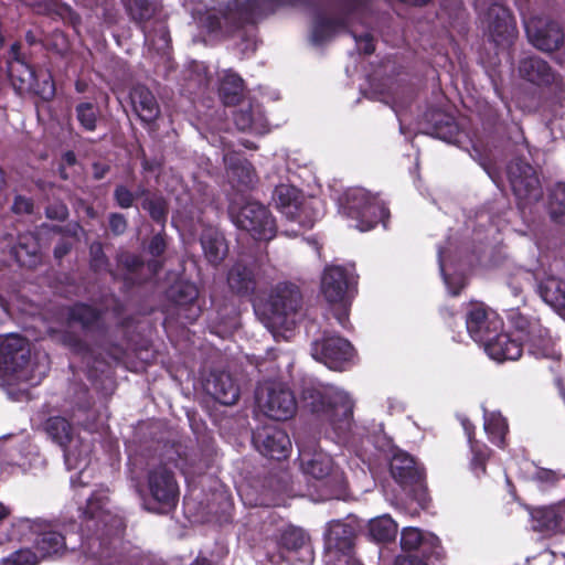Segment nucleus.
Returning <instances> with one entry per match:
<instances>
[{
	"label": "nucleus",
	"instance_id": "1",
	"mask_svg": "<svg viewBox=\"0 0 565 565\" xmlns=\"http://www.w3.org/2000/svg\"><path fill=\"white\" fill-rule=\"evenodd\" d=\"M301 397L307 408L324 416L335 429L350 427L353 402L344 391L330 384H309L303 387Z\"/></svg>",
	"mask_w": 565,
	"mask_h": 565
},
{
	"label": "nucleus",
	"instance_id": "2",
	"mask_svg": "<svg viewBox=\"0 0 565 565\" xmlns=\"http://www.w3.org/2000/svg\"><path fill=\"white\" fill-rule=\"evenodd\" d=\"M30 343L18 334H9L0 342V370L10 384H38L44 372H35L30 364Z\"/></svg>",
	"mask_w": 565,
	"mask_h": 565
},
{
	"label": "nucleus",
	"instance_id": "3",
	"mask_svg": "<svg viewBox=\"0 0 565 565\" xmlns=\"http://www.w3.org/2000/svg\"><path fill=\"white\" fill-rule=\"evenodd\" d=\"M44 429L47 436L63 448L67 469L78 470V478H81L89 463L90 441L75 436L72 425L60 416L49 418Z\"/></svg>",
	"mask_w": 565,
	"mask_h": 565
},
{
	"label": "nucleus",
	"instance_id": "4",
	"mask_svg": "<svg viewBox=\"0 0 565 565\" xmlns=\"http://www.w3.org/2000/svg\"><path fill=\"white\" fill-rule=\"evenodd\" d=\"M300 307L299 289L291 284H278L271 290L265 307L264 323L274 335L278 329L289 330L296 322Z\"/></svg>",
	"mask_w": 565,
	"mask_h": 565
},
{
	"label": "nucleus",
	"instance_id": "5",
	"mask_svg": "<svg viewBox=\"0 0 565 565\" xmlns=\"http://www.w3.org/2000/svg\"><path fill=\"white\" fill-rule=\"evenodd\" d=\"M342 213L356 221L355 227L365 232L388 214L383 202L363 188L349 189L341 200Z\"/></svg>",
	"mask_w": 565,
	"mask_h": 565
},
{
	"label": "nucleus",
	"instance_id": "6",
	"mask_svg": "<svg viewBox=\"0 0 565 565\" xmlns=\"http://www.w3.org/2000/svg\"><path fill=\"white\" fill-rule=\"evenodd\" d=\"M255 399L259 412L274 420H287L297 411L294 392L281 382L259 383L255 392Z\"/></svg>",
	"mask_w": 565,
	"mask_h": 565
},
{
	"label": "nucleus",
	"instance_id": "7",
	"mask_svg": "<svg viewBox=\"0 0 565 565\" xmlns=\"http://www.w3.org/2000/svg\"><path fill=\"white\" fill-rule=\"evenodd\" d=\"M235 225L256 239H271L276 234V223L269 210L259 202L247 201L237 211L231 209Z\"/></svg>",
	"mask_w": 565,
	"mask_h": 565
},
{
	"label": "nucleus",
	"instance_id": "8",
	"mask_svg": "<svg viewBox=\"0 0 565 565\" xmlns=\"http://www.w3.org/2000/svg\"><path fill=\"white\" fill-rule=\"evenodd\" d=\"M273 201L287 218L306 228L312 227L319 216V213L312 206L313 202L303 200L300 192L292 185L280 184L276 186Z\"/></svg>",
	"mask_w": 565,
	"mask_h": 565
},
{
	"label": "nucleus",
	"instance_id": "9",
	"mask_svg": "<svg viewBox=\"0 0 565 565\" xmlns=\"http://www.w3.org/2000/svg\"><path fill=\"white\" fill-rule=\"evenodd\" d=\"M508 178L511 189L521 207H525L542 199L543 191L534 168L515 159L508 166Z\"/></svg>",
	"mask_w": 565,
	"mask_h": 565
},
{
	"label": "nucleus",
	"instance_id": "10",
	"mask_svg": "<svg viewBox=\"0 0 565 565\" xmlns=\"http://www.w3.org/2000/svg\"><path fill=\"white\" fill-rule=\"evenodd\" d=\"M299 459L302 471L323 481L331 491L342 487V473L334 470L332 458L327 452L315 445H299Z\"/></svg>",
	"mask_w": 565,
	"mask_h": 565
},
{
	"label": "nucleus",
	"instance_id": "11",
	"mask_svg": "<svg viewBox=\"0 0 565 565\" xmlns=\"http://www.w3.org/2000/svg\"><path fill=\"white\" fill-rule=\"evenodd\" d=\"M390 472L405 492L420 503L425 501L424 472L411 455L401 450L394 452Z\"/></svg>",
	"mask_w": 565,
	"mask_h": 565
},
{
	"label": "nucleus",
	"instance_id": "12",
	"mask_svg": "<svg viewBox=\"0 0 565 565\" xmlns=\"http://www.w3.org/2000/svg\"><path fill=\"white\" fill-rule=\"evenodd\" d=\"M354 284L351 270L342 266H328L321 278V292L329 303H340L345 309Z\"/></svg>",
	"mask_w": 565,
	"mask_h": 565
},
{
	"label": "nucleus",
	"instance_id": "13",
	"mask_svg": "<svg viewBox=\"0 0 565 565\" xmlns=\"http://www.w3.org/2000/svg\"><path fill=\"white\" fill-rule=\"evenodd\" d=\"M354 353L351 343L341 337L328 335L312 344V356L331 370H339Z\"/></svg>",
	"mask_w": 565,
	"mask_h": 565
},
{
	"label": "nucleus",
	"instance_id": "14",
	"mask_svg": "<svg viewBox=\"0 0 565 565\" xmlns=\"http://www.w3.org/2000/svg\"><path fill=\"white\" fill-rule=\"evenodd\" d=\"M525 30L530 42L544 52L557 50L564 40L559 25L543 18H531L525 22Z\"/></svg>",
	"mask_w": 565,
	"mask_h": 565
},
{
	"label": "nucleus",
	"instance_id": "15",
	"mask_svg": "<svg viewBox=\"0 0 565 565\" xmlns=\"http://www.w3.org/2000/svg\"><path fill=\"white\" fill-rule=\"evenodd\" d=\"M502 324L499 316L482 305H473L467 312V330L476 342L483 343L487 339H492V334L501 331Z\"/></svg>",
	"mask_w": 565,
	"mask_h": 565
},
{
	"label": "nucleus",
	"instance_id": "16",
	"mask_svg": "<svg viewBox=\"0 0 565 565\" xmlns=\"http://www.w3.org/2000/svg\"><path fill=\"white\" fill-rule=\"evenodd\" d=\"M148 489L157 502L172 508L175 505L179 497V487L172 471L166 466H158L148 472Z\"/></svg>",
	"mask_w": 565,
	"mask_h": 565
},
{
	"label": "nucleus",
	"instance_id": "17",
	"mask_svg": "<svg viewBox=\"0 0 565 565\" xmlns=\"http://www.w3.org/2000/svg\"><path fill=\"white\" fill-rule=\"evenodd\" d=\"M253 443L262 455L277 460L286 458L291 446L288 435L277 426L258 428Z\"/></svg>",
	"mask_w": 565,
	"mask_h": 565
},
{
	"label": "nucleus",
	"instance_id": "18",
	"mask_svg": "<svg viewBox=\"0 0 565 565\" xmlns=\"http://www.w3.org/2000/svg\"><path fill=\"white\" fill-rule=\"evenodd\" d=\"M483 23L490 39L497 44L510 42L515 35V23L510 11L498 3L489 7Z\"/></svg>",
	"mask_w": 565,
	"mask_h": 565
},
{
	"label": "nucleus",
	"instance_id": "19",
	"mask_svg": "<svg viewBox=\"0 0 565 565\" xmlns=\"http://www.w3.org/2000/svg\"><path fill=\"white\" fill-rule=\"evenodd\" d=\"M519 72L523 78L537 86H545L554 92H561L564 87L562 77L552 70L547 62L540 57L522 60Z\"/></svg>",
	"mask_w": 565,
	"mask_h": 565
},
{
	"label": "nucleus",
	"instance_id": "20",
	"mask_svg": "<svg viewBox=\"0 0 565 565\" xmlns=\"http://www.w3.org/2000/svg\"><path fill=\"white\" fill-rule=\"evenodd\" d=\"M359 529L360 524L354 518L329 522L324 535V551L355 548V539Z\"/></svg>",
	"mask_w": 565,
	"mask_h": 565
},
{
	"label": "nucleus",
	"instance_id": "21",
	"mask_svg": "<svg viewBox=\"0 0 565 565\" xmlns=\"http://www.w3.org/2000/svg\"><path fill=\"white\" fill-rule=\"evenodd\" d=\"M226 282L228 289L237 296L253 295L258 285L257 265L243 260L234 263L227 270Z\"/></svg>",
	"mask_w": 565,
	"mask_h": 565
},
{
	"label": "nucleus",
	"instance_id": "22",
	"mask_svg": "<svg viewBox=\"0 0 565 565\" xmlns=\"http://www.w3.org/2000/svg\"><path fill=\"white\" fill-rule=\"evenodd\" d=\"M204 388L207 394L223 405H233L239 397L238 385L226 372H212L205 381Z\"/></svg>",
	"mask_w": 565,
	"mask_h": 565
},
{
	"label": "nucleus",
	"instance_id": "23",
	"mask_svg": "<svg viewBox=\"0 0 565 565\" xmlns=\"http://www.w3.org/2000/svg\"><path fill=\"white\" fill-rule=\"evenodd\" d=\"M482 344L488 355L499 362L518 360L523 352V345L520 340L500 331L492 334V339H487Z\"/></svg>",
	"mask_w": 565,
	"mask_h": 565
},
{
	"label": "nucleus",
	"instance_id": "24",
	"mask_svg": "<svg viewBox=\"0 0 565 565\" xmlns=\"http://www.w3.org/2000/svg\"><path fill=\"white\" fill-rule=\"evenodd\" d=\"M130 105L138 118L145 122H153L160 115V107L152 92L145 85H135L129 93Z\"/></svg>",
	"mask_w": 565,
	"mask_h": 565
},
{
	"label": "nucleus",
	"instance_id": "25",
	"mask_svg": "<svg viewBox=\"0 0 565 565\" xmlns=\"http://www.w3.org/2000/svg\"><path fill=\"white\" fill-rule=\"evenodd\" d=\"M98 559L100 565H163L161 562L156 561L136 548L122 553L103 547L99 552Z\"/></svg>",
	"mask_w": 565,
	"mask_h": 565
},
{
	"label": "nucleus",
	"instance_id": "26",
	"mask_svg": "<svg viewBox=\"0 0 565 565\" xmlns=\"http://www.w3.org/2000/svg\"><path fill=\"white\" fill-rule=\"evenodd\" d=\"M234 122L242 131L263 134L266 131V119L259 105L244 104L234 113Z\"/></svg>",
	"mask_w": 565,
	"mask_h": 565
},
{
	"label": "nucleus",
	"instance_id": "27",
	"mask_svg": "<svg viewBox=\"0 0 565 565\" xmlns=\"http://www.w3.org/2000/svg\"><path fill=\"white\" fill-rule=\"evenodd\" d=\"M201 245L205 258L212 265H218L226 257L225 238L216 228L207 227L202 232Z\"/></svg>",
	"mask_w": 565,
	"mask_h": 565
},
{
	"label": "nucleus",
	"instance_id": "28",
	"mask_svg": "<svg viewBox=\"0 0 565 565\" xmlns=\"http://www.w3.org/2000/svg\"><path fill=\"white\" fill-rule=\"evenodd\" d=\"M12 254L21 266L31 268L41 262L39 242L31 233L19 236L18 244L12 248Z\"/></svg>",
	"mask_w": 565,
	"mask_h": 565
},
{
	"label": "nucleus",
	"instance_id": "29",
	"mask_svg": "<svg viewBox=\"0 0 565 565\" xmlns=\"http://www.w3.org/2000/svg\"><path fill=\"white\" fill-rule=\"evenodd\" d=\"M7 68L11 85L18 94L32 89L36 74L24 61H8Z\"/></svg>",
	"mask_w": 565,
	"mask_h": 565
},
{
	"label": "nucleus",
	"instance_id": "30",
	"mask_svg": "<svg viewBox=\"0 0 565 565\" xmlns=\"http://www.w3.org/2000/svg\"><path fill=\"white\" fill-rule=\"evenodd\" d=\"M227 177L233 184L249 186L255 181V172L252 164L242 158L225 157Z\"/></svg>",
	"mask_w": 565,
	"mask_h": 565
},
{
	"label": "nucleus",
	"instance_id": "31",
	"mask_svg": "<svg viewBox=\"0 0 565 565\" xmlns=\"http://www.w3.org/2000/svg\"><path fill=\"white\" fill-rule=\"evenodd\" d=\"M244 92V82L231 71L225 72L221 78L220 96L224 104L234 105L239 102Z\"/></svg>",
	"mask_w": 565,
	"mask_h": 565
},
{
	"label": "nucleus",
	"instance_id": "32",
	"mask_svg": "<svg viewBox=\"0 0 565 565\" xmlns=\"http://www.w3.org/2000/svg\"><path fill=\"white\" fill-rule=\"evenodd\" d=\"M397 534V524L387 515H381L370 520L369 535L376 542H388Z\"/></svg>",
	"mask_w": 565,
	"mask_h": 565
},
{
	"label": "nucleus",
	"instance_id": "33",
	"mask_svg": "<svg viewBox=\"0 0 565 565\" xmlns=\"http://www.w3.org/2000/svg\"><path fill=\"white\" fill-rule=\"evenodd\" d=\"M511 320L515 330L522 333V335L518 339L520 342L527 341L534 347L537 341H544L543 330L537 321L530 320L520 313H513Z\"/></svg>",
	"mask_w": 565,
	"mask_h": 565
},
{
	"label": "nucleus",
	"instance_id": "34",
	"mask_svg": "<svg viewBox=\"0 0 565 565\" xmlns=\"http://www.w3.org/2000/svg\"><path fill=\"white\" fill-rule=\"evenodd\" d=\"M35 547L42 557L58 554L65 548V537L56 531H43L35 540Z\"/></svg>",
	"mask_w": 565,
	"mask_h": 565
},
{
	"label": "nucleus",
	"instance_id": "35",
	"mask_svg": "<svg viewBox=\"0 0 565 565\" xmlns=\"http://www.w3.org/2000/svg\"><path fill=\"white\" fill-rule=\"evenodd\" d=\"M561 515L553 508H543L532 513V527L539 532H555L561 529Z\"/></svg>",
	"mask_w": 565,
	"mask_h": 565
},
{
	"label": "nucleus",
	"instance_id": "36",
	"mask_svg": "<svg viewBox=\"0 0 565 565\" xmlns=\"http://www.w3.org/2000/svg\"><path fill=\"white\" fill-rule=\"evenodd\" d=\"M76 119L81 127L86 131H95L100 117V110L97 104L83 102L75 106Z\"/></svg>",
	"mask_w": 565,
	"mask_h": 565
},
{
	"label": "nucleus",
	"instance_id": "37",
	"mask_svg": "<svg viewBox=\"0 0 565 565\" xmlns=\"http://www.w3.org/2000/svg\"><path fill=\"white\" fill-rule=\"evenodd\" d=\"M484 430L492 443L503 446L504 435L508 431V424L499 413L484 414Z\"/></svg>",
	"mask_w": 565,
	"mask_h": 565
},
{
	"label": "nucleus",
	"instance_id": "38",
	"mask_svg": "<svg viewBox=\"0 0 565 565\" xmlns=\"http://www.w3.org/2000/svg\"><path fill=\"white\" fill-rule=\"evenodd\" d=\"M99 312L86 305L78 303L73 306L68 311V322L78 323L84 329H90L97 324Z\"/></svg>",
	"mask_w": 565,
	"mask_h": 565
},
{
	"label": "nucleus",
	"instance_id": "39",
	"mask_svg": "<svg viewBox=\"0 0 565 565\" xmlns=\"http://www.w3.org/2000/svg\"><path fill=\"white\" fill-rule=\"evenodd\" d=\"M342 26V23L338 20L319 18L315 23L311 40L317 45L322 44L330 40Z\"/></svg>",
	"mask_w": 565,
	"mask_h": 565
},
{
	"label": "nucleus",
	"instance_id": "40",
	"mask_svg": "<svg viewBox=\"0 0 565 565\" xmlns=\"http://www.w3.org/2000/svg\"><path fill=\"white\" fill-rule=\"evenodd\" d=\"M550 215L559 224H565V182L555 185L551 193Z\"/></svg>",
	"mask_w": 565,
	"mask_h": 565
},
{
	"label": "nucleus",
	"instance_id": "41",
	"mask_svg": "<svg viewBox=\"0 0 565 565\" xmlns=\"http://www.w3.org/2000/svg\"><path fill=\"white\" fill-rule=\"evenodd\" d=\"M29 93H33L43 100H51L55 95V85L52 75L49 72H40L36 74L33 87Z\"/></svg>",
	"mask_w": 565,
	"mask_h": 565
},
{
	"label": "nucleus",
	"instance_id": "42",
	"mask_svg": "<svg viewBox=\"0 0 565 565\" xmlns=\"http://www.w3.org/2000/svg\"><path fill=\"white\" fill-rule=\"evenodd\" d=\"M126 8L130 17L139 23L148 21L156 12V4L150 0H127Z\"/></svg>",
	"mask_w": 565,
	"mask_h": 565
},
{
	"label": "nucleus",
	"instance_id": "43",
	"mask_svg": "<svg viewBox=\"0 0 565 565\" xmlns=\"http://www.w3.org/2000/svg\"><path fill=\"white\" fill-rule=\"evenodd\" d=\"M143 210L148 211L151 218L158 223H163L167 218V203L161 196L147 195L142 202Z\"/></svg>",
	"mask_w": 565,
	"mask_h": 565
},
{
	"label": "nucleus",
	"instance_id": "44",
	"mask_svg": "<svg viewBox=\"0 0 565 565\" xmlns=\"http://www.w3.org/2000/svg\"><path fill=\"white\" fill-rule=\"evenodd\" d=\"M146 194H148V191L143 188H139L136 192H132L126 185L118 184L114 190V200L119 207L130 209L137 198Z\"/></svg>",
	"mask_w": 565,
	"mask_h": 565
},
{
	"label": "nucleus",
	"instance_id": "45",
	"mask_svg": "<svg viewBox=\"0 0 565 565\" xmlns=\"http://www.w3.org/2000/svg\"><path fill=\"white\" fill-rule=\"evenodd\" d=\"M326 565H360L355 558V548H340L339 551H324Z\"/></svg>",
	"mask_w": 565,
	"mask_h": 565
},
{
	"label": "nucleus",
	"instance_id": "46",
	"mask_svg": "<svg viewBox=\"0 0 565 565\" xmlns=\"http://www.w3.org/2000/svg\"><path fill=\"white\" fill-rule=\"evenodd\" d=\"M308 542L307 534L300 529H288L281 535V544L287 550L297 551L302 548Z\"/></svg>",
	"mask_w": 565,
	"mask_h": 565
},
{
	"label": "nucleus",
	"instance_id": "47",
	"mask_svg": "<svg viewBox=\"0 0 565 565\" xmlns=\"http://www.w3.org/2000/svg\"><path fill=\"white\" fill-rule=\"evenodd\" d=\"M423 540V534L417 527H405L401 533V546L403 550H416L419 547Z\"/></svg>",
	"mask_w": 565,
	"mask_h": 565
},
{
	"label": "nucleus",
	"instance_id": "48",
	"mask_svg": "<svg viewBox=\"0 0 565 565\" xmlns=\"http://www.w3.org/2000/svg\"><path fill=\"white\" fill-rule=\"evenodd\" d=\"M38 556L30 550H20L3 559L2 565H35Z\"/></svg>",
	"mask_w": 565,
	"mask_h": 565
},
{
	"label": "nucleus",
	"instance_id": "49",
	"mask_svg": "<svg viewBox=\"0 0 565 565\" xmlns=\"http://www.w3.org/2000/svg\"><path fill=\"white\" fill-rule=\"evenodd\" d=\"M145 39L157 50H166L169 46V33L164 25H161L159 29V39L156 40L154 35L150 31L143 30Z\"/></svg>",
	"mask_w": 565,
	"mask_h": 565
},
{
	"label": "nucleus",
	"instance_id": "50",
	"mask_svg": "<svg viewBox=\"0 0 565 565\" xmlns=\"http://www.w3.org/2000/svg\"><path fill=\"white\" fill-rule=\"evenodd\" d=\"M108 221L109 228L114 235H122L126 232L128 222L124 214L110 213Z\"/></svg>",
	"mask_w": 565,
	"mask_h": 565
},
{
	"label": "nucleus",
	"instance_id": "51",
	"mask_svg": "<svg viewBox=\"0 0 565 565\" xmlns=\"http://www.w3.org/2000/svg\"><path fill=\"white\" fill-rule=\"evenodd\" d=\"M457 131L458 127L450 118L446 119L445 127H436L437 137L448 142L452 141L457 135Z\"/></svg>",
	"mask_w": 565,
	"mask_h": 565
},
{
	"label": "nucleus",
	"instance_id": "52",
	"mask_svg": "<svg viewBox=\"0 0 565 565\" xmlns=\"http://www.w3.org/2000/svg\"><path fill=\"white\" fill-rule=\"evenodd\" d=\"M471 450L473 454L471 466L475 471L480 469L482 473L486 471V461L488 459V452L486 450L478 449L473 444H471Z\"/></svg>",
	"mask_w": 565,
	"mask_h": 565
},
{
	"label": "nucleus",
	"instance_id": "53",
	"mask_svg": "<svg viewBox=\"0 0 565 565\" xmlns=\"http://www.w3.org/2000/svg\"><path fill=\"white\" fill-rule=\"evenodd\" d=\"M45 214L49 218L63 221L68 215V210L63 203H54L45 209Z\"/></svg>",
	"mask_w": 565,
	"mask_h": 565
},
{
	"label": "nucleus",
	"instance_id": "54",
	"mask_svg": "<svg viewBox=\"0 0 565 565\" xmlns=\"http://www.w3.org/2000/svg\"><path fill=\"white\" fill-rule=\"evenodd\" d=\"M166 247L167 243L164 236L161 234H157L150 241L149 252L153 256H160L166 250Z\"/></svg>",
	"mask_w": 565,
	"mask_h": 565
},
{
	"label": "nucleus",
	"instance_id": "55",
	"mask_svg": "<svg viewBox=\"0 0 565 565\" xmlns=\"http://www.w3.org/2000/svg\"><path fill=\"white\" fill-rule=\"evenodd\" d=\"M32 207L33 204L31 200L21 195L15 196L14 202L12 204V211L18 214L30 213L32 211Z\"/></svg>",
	"mask_w": 565,
	"mask_h": 565
},
{
	"label": "nucleus",
	"instance_id": "56",
	"mask_svg": "<svg viewBox=\"0 0 565 565\" xmlns=\"http://www.w3.org/2000/svg\"><path fill=\"white\" fill-rule=\"evenodd\" d=\"M354 38L359 46V50L362 51L364 54H372L374 52L373 38L371 34L365 33L359 38Z\"/></svg>",
	"mask_w": 565,
	"mask_h": 565
},
{
	"label": "nucleus",
	"instance_id": "57",
	"mask_svg": "<svg viewBox=\"0 0 565 565\" xmlns=\"http://www.w3.org/2000/svg\"><path fill=\"white\" fill-rule=\"evenodd\" d=\"M90 255L93 258V266L99 268L105 263L103 247L100 243H93L90 245Z\"/></svg>",
	"mask_w": 565,
	"mask_h": 565
},
{
	"label": "nucleus",
	"instance_id": "58",
	"mask_svg": "<svg viewBox=\"0 0 565 565\" xmlns=\"http://www.w3.org/2000/svg\"><path fill=\"white\" fill-rule=\"evenodd\" d=\"M15 527L30 529L35 531L36 529H41L42 524L36 520L21 518L12 523V530H14Z\"/></svg>",
	"mask_w": 565,
	"mask_h": 565
},
{
	"label": "nucleus",
	"instance_id": "59",
	"mask_svg": "<svg viewBox=\"0 0 565 565\" xmlns=\"http://www.w3.org/2000/svg\"><path fill=\"white\" fill-rule=\"evenodd\" d=\"M73 247V244L67 239H61L54 247V256L57 259L67 255Z\"/></svg>",
	"mask_w": 565,
	"mask_h": 565
},
{
	"label": "nucleus",
	"instance_id": "60",
	"mask_svg": "<svg viewBox=\"0 0 565 565\" xmlns=\"http://www.w3.org/2000/svg\"><path fill=\"white\" fill-rule=\"evenodd\" d=\"M535 479L542 483L553 484L556 482L557 477L556 473L552 470L542 469L536 472Z\"/></svg>",
	"mask_w": 565,
	"mask_h": 565
},
{
	"label": "nucleus",
	"instance_id": "61",
	"mask_svg": "<svg viewBox=\"0 0 565 565\" xmlns=\"http://www.w3.org/2000/svg\"><path fill=\"white\" fill-rule=\"evenodd\" d=\"M63 343L75 351H81L84 348V343L79 339L70 334L63 335Z\"/></svg>",
	"mask_w": 565,
	"mask_h": 565
},
{
	"label": "nucleus",
	"instance_id": "62",
	"mask_svg": "<svg viewBox=\"0 0 565 565\" xmlns=\"http://www.w3.org/2000/svg\"><path fill=\"white\" fill-rule=\"evenodd\" d=\"M395 565H426L423 559L417 556H398Z\"/></svg>",
	"mask_w": 565,
	"mask_h": 565
},
{
	"label": "nucleus",
	"instance_id": "63",
	"mask_svg": "<svg viewBox=\"0 0 565 565\" xmlns=\"http://www.w3.org/2000/svg\"><path fill=\"white\" fill-rule=\"evenodd\" d=\"M181 291L184 292V298H180L178 300L180 302L181 301H184V302L192 301L193 299L196 298V295H198L195 287L192 285L184 286V290H181Z\"/></svg>",
	"mask_w": 565,
	"mask_h": 565
},
{
	"label": "nucleus",
	"instance_id": "64",
	"mask_svg": "<svg viewBox=\"0 0 565 565\" xmlns=\"http://www.w3.org/2000/svg\"><path fill=\"white\" fill-rule=\"evenodd\" d=\"M99 508H100V505H96V503H95V498H93V497H92V498H89V499L87 500V509H86L85 513H86L89 518H92V519H94V518H98V509H99Z\"/></svg>",
	"mask_w": 565,
	"mask_h": 565
}]
</instances>
